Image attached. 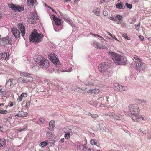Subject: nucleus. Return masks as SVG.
<instances>
[{
    "label": "nucleus",
    "instance_id": "f257e3e1",
    "mask_svg": "<svg viewBox=\"0 0 151 151\" xmlns=\"http://www.w3.org/2000/svg\"><path fill=\"white\" fill-rule=\"evenodd\" d=\"M128 108L130 112H125L126 115L131 118L134 121H136V119H139V118H140V116L138 115L139 111V109L137 104L130 105L128 106Z\"/></svg>",
    "mask_w": 151,
    "mask_h": 151
},
{
    "label": "nucleus",
    "instance_id": "f03ea898",
    "mask_svg": "<svg viewBox=\"0 0 151 151\" xmlns=\"http://www.w3.org/2000/svg\"><path fill=\"white\" fill-rule=\"evenodd\" d=\"M35 60L39 65L40 67L42 69H47L50 66L49 61L43 58L41 55H37L35 56Z\"/></svg>",
    "mask_w": 151,
    "mask_h": 151
},
{
    "label": "nucleus",
    "instance_id": "7ed1b4c3",
    "mask_svg": "<svg viewBox=\"0 0 151 151\" xmlns=\"http://www.w3.org/2000/svg\"><path fill=\"white\" fill-rule=\"evenodd\" d=\"M43 37V34L39 33L37 30H34L31 33L29 37V42L37 44L42 41Z\"/></svg>",
    "mask_w": 151,
    "mask_h": 151
},
{
    "label": "nucleus",
    "instance_id": "20e7f679",
    "mask_svg": "<svg viewBox=\"0 0 151 151\" xmlns=\"http://www.w3.org/2000/svg\"><path fill=\"white\" fill-rule=\"evenodd\" d=\"M108 53L116 64L124 65L127 61V59L125 56H121L119 54L110 52Z\"/></svg>",
    "mask_w": 151,
    "mask_h": 151
},
{
    "label": "nucleus",
    "instance_id": "39448f33",
    "mask_svg": "<svg viewBox=\"0 0 151 151\" xmlns=\"http://www.w3.org/2000/svg\"><path fill=\"white\" fill-rule=\"evenodd\" d=\"M49 59L55 65V68L58 70H60L58 67L60 65L59 64V62L58 58L56 57V54L54 53H52L49 55Z\"/></svg>",
    "mask_w": 151,
    "mask_h": 151
},
{
    "label": "nucleus",
    "instance_id": "423d86ee",
    "mask_svg": "<svg viewBox=\"0 0 151 151\" xmlns=\"http://www.w3.org/2000/svg\"><path fill=\"white\" fill-rule=\"evenodd\" d=\"M135 62V68L137 71L139 72L145 71L146 67L145 64L141 60H139Z\"/></svg>",
    "mask_w": 151,
    "mask_h": 151
},
{
    "label": "nucleus",
    "instance_id": "0eeeda50",
    "mask_svg": "<svg viewBox=\"0 0 151 151\" xmlns=\"http://www.w3.org/2000/svg\"><path fill=\"white\" fill-rule=\"evenodd\" d=\"M105 99L109 104L112 106H114L116 103V99L114 96L110 95L104 97Z\"/></svg>",
    "mask_w": 151,
    "mask_h": 151
},
{
    "label": "nucleus",
    "instance_id": "6e6552de",
    "mask_svg": "<svg viewBox=\"0 0 151 151\" xmlns=\"http://www.w3.org/2000/svg\"><path fill=\"white\" fill-rule=\"evenodd\" d=\"M109 63L107 62L102 63L98 66L99 70L102 73L108 70L109 68Z\"/></svg>",
    "mask_w": 151,
    "mask_h": 151
},
{
    "label": "nucleus",
    "instance_id": "1a4fd4ad",
    "mask_svg": "<svg viewBox=\"0 0 151 151\" xmlns=\"http://www.w3.org/2000/svg\"><path fill=\"white\" fill-rule=\"evenodd\" d=\"M122 18V17L121 15L118 14L116 15L115 16L109 17L108 18L109 19L115 21L118 24L121 23V20Z\"/></svg>",
    "mask_w": 151,
    "mask_h": 151
},
{
    "label": "nucleus",
    "instance_id": "9d476101",
    "mask_svg": "<svg viewBox=\"0 0 151 151\" xmlns=\"http://www.w3.org/2000/svg\"><path fill=\"white\" fill-rule=\"evenodd\" d=\"M11 32L16 38H18L20 37L19 31L16 28H12L11 29Z\"/></svg>",
    "mask_w": 151,
    "mask_h": 151
},
{
    "label": "nucleus",
    "instance_id": "9b49d317",
    "mask_svg": "<svg viewBox=\"0 0 151 151\" xmlns=\"http://www.w3.org/2000/svg\"><path fill=\"white\" fill-rule=\"evenodd\" d=\"M19 81L21 83H31L33 81V78H26V79H24L20 77L19 78Z\"/></svg>",
    "mask_w": 151,
    "mask_h": 151
},
{
    "label": "nucleus",
    "instance_id": "f8f14e48",
    "mask_svg": "<svg viewBox=\"0 0 151 151\" xmlns=\"http://www.w3.org/2000/svg\"><path fill=\"white\" fill-rule=\"evenodd\" d=\"M3 43L5 45L10 44L11 42V38L9 36H7L1 39Z\"/></svg>",
    "mask_w": 151,
    "mask_h": 151
},
{
    "label": "nucleus",
    "instance_id": "ddd939ff",
    "mask_svg": "<svg viewBox=\"0 0 151 151\" xmlns=\"http://www.w3.org/2000/svg\"><path fill=\"white\" fill-rule=\"evenodd\" d=\"M18 28L21 31L22 36V37H24L25 33V28L23 24L19 23V25L18 26Z\"/></svg>",
    "mask_w": 151,
    "mask_h": 151
},
{
    "label": "nucleus",
    "instance_id": "4468645a",
    "mask_svg": "<svg viewBox=\"0 0 151 151\" xmlns=\"http://www.w3.org/2000/svg\"><path fill=\"white\" fill-rule=\"evenodd\" d=\"M9 55L6 52H3L0 54V58L2 60L7 61L9 59Z\"/></svg>",
    "mask_w": 151,
    "mask_h": 151
},
{
    "label": "nucleus",
    "instance_id": "2eb2a0df",
    "mask_svg": "<svg viewBox=\"0 0 151 151\" xmlns=\"http://www.w3.org/2000/svg\"><path fill=\"white\" fill-rule=\"evenodd\" d=\"M28 114L27 112H24L22 111H20L19 112L18 114L15 115V116L18 117H26L27 116Z\"/></svg>",
    "mask_w": 151,
    "mask_h": 151
},
{
    "label": "nucleus",
    "instance_id": "dca6fc26",
    "mask_svg": "<svg viewBox=\"0 0 151 151\" xmlns=\"http://www.w3.org/2000/svg\"><path fill=\"white\" fill-rule=\"evenodd\" d=\"M29 18L32 20H37L38 19L37 13L34 12H31L30 13Z\"/></svg>",
    "mask_w": 151,
    "mask_h": 151
},
{
    "label": "nucleus",
    "instance_id": "f3484780",
    "mask_svg": "<svg viewBox=\"0 0 151 151\" xmlns=\"http://www.w3.org/2000/svg\"><path fill=\"white\" fill-rule=\"evenodd\" d=\"M52 16L55 25L57 26H59L61 24V19L56 17L54 15H52Z\"/></svg>",
    "mask_w": 151,
    "mask_h": 151
},
{
    "label": "nucleus",
    "instance_id": "a211bd4d",
    "mask_svg": "<svg viewBox=\"0 0 151 151\" xmlns=\"http://www.w3.org/2000/svg\"><path fill=\"white\" fill-rule=\"evenodd\" d=\"M103 73L104 76L106 78H108L111 75V72L109 70L104 72Z\"/></svg>",
    "mask_w": 151,
    "mask_h": 151
},
{
    "label": "nucleus",
    "instance_id": "6ab92c4d",
    "mask_svg": "<svg viewBox=\"0 0 151 151\" xmlns=\"http://www.w3.org/2000/svg\"><path fill=\"white\" fill-rule=\"evenodd\" d=\"M93 45L95 48H97L99 49L104 48L103 46H102L101 44H99L96 41L93 42Z\"/></svg>",
    "mask_w": 151,
    "mask_h": 151
},
{
    "label": "nucleus",
    "instance_id": "aec40b11",
    "mask_svg": "<svg viewBox=\"0 0 151 151\" xmlns=\"http://www.w3.org/2000/svg\"><path fill=\"white\" fill-rule=\"evenodd\" d=\"M113 88L117 91H122L124 89H121L119 88V84L117 83H114L113 85Z\"/></svg>",
    "mask_w": 151,
    "mask_h": 151
},
{
    "label": "nucleus",
    "instance_id": "412c9836",
    "mask_svg": "<svg viewBox=\"0 0 151 151\" xmlns=\"http://www.w3.org/2000/svg\"><path fill=\"white\" fill-rule=\"evenodd\" d=\"M20 75L21 76H24L26 77H27V78H32L31 77H30L31 74L26 72H20Z\"/></svg>",
    "mask_w": 151,
    "mask_h": 151
},
{
    "label": "nucleus",
    "instance_id": "4be33fe9",
    "mask_svg": "<svg viewBox=\"0 0 151 151\" xmlns=\"http://www.w3.org/2000/svg\"><path fill=\"white\" fill-rule=\"evenodd\" d=\"M6 142L5 139L0 138V147H4L6 145Z\"/></svg>",
    "mask_w": 151,
    "mask_h": 151
},
{
    "label": "nucleus",
    "instance_id": "5701e85b",
    "mask_svg": "<svg viewBox=\"0 0 151 151\" xmlns=\"http://www.w3.org/2000/svg\"><path fill=\"white\" fill-rule=\"evenodd\" d=\"M31 68H32L33 70L35 71H37L39 69V67L35 63H33L32 64Z\"/></svg>",
    "mask_w": 151,
    "mask_h": 151
},
{
    "label": "nucleus",
    "instance_id": "b1692460",
    "mask_svg": "<svg viewBox=\"0 0 151 151\" xmlns=\"http://www.w3.org/2000/svg\"><path fill=\"white\" fill-rule=\"evenodd\" d=\"M122 118V116L118 114H115L113 117V119L114 120H120Z\"/></svg>",
    "mask_w": 151,
    "mask_h": 151
},
{
    "label": "nucleus",
    "instance_id": "393cba45",
    "mask_svg": "<svg viewBox=\"0 0 151 151\" xmlns=\"http://www.w3.org/2000/svg\"><path fill=\"white\" fill-rule=\"evenodd\" d=\"M116 7L118 9H124L125 8V6L123 5V3L122 2H118L116 5Z\"/></svg>",
    "mask_w": 151,
    "mask_h": 151
},
{
    "label": "nucleus",
    "instance_id": "a878e982",
    "mask_svg": "<svg viewBox=\"0 0 151 151\" xmlns=\"http://www.w3.org/2000/svg\"><path fill=\"white\" fill-rule=\"evenodd\" d=\"M55 122L54 121H51L49 123V129L50 130L53 129L55 127Z\"/></svg>",
    "mask_w": 151,
    "mask_h": 151
},
{
    "label": "nucleus",
    "instance_id": "bb28decb",
    "mask_svg": "<svg viewBox=\"0 0 151 151\" xmlns=\"http://www.w3.org/2000/svg\"><path fill=\"white\" fill-rule=\"evenodd\" d=\"M93 12L94 13V14L97 16L100 15V13L99 9L97 8H96L93 10Z\"/></svg>",
    "mask_w": 151,
    "mask_h": 151
},
{
    "label": "nucleus",
    "instance_id": "cd10ccee",
    "mask_svg": "<svg viewBox=\"0 0 151 151\" xmlns=\"http://www.w3.org/2000/svg\"><path fill=\"white\" fill-rule=\"evenodd\" d=\"M99 101L95 100V101H91L90 102V104L94 106L95 107H96L97 106L98 104Z\"/></svg>",
    "mask_w": 151,
    "mask_h": 151
},
{
    "label": "nucleus",
    "instance_id": "c85d7f7f",
    "mask_svg": "<svg viewBox=\"0 0 151 151\" xmlns=\"http://www.w3.org/2000/svg\"><path fill=\"white\" fill-rule=\"evenodd\" d=\"M36 2V0H27V3L28 5L33 6L35 3Z\"/></svg>",
    "mask_w": 151,
    "mask_h": 151
},
{
    "label": "nucleus",
    "instance_id": "c756f323",
    "mask_svg": "<svg viewBox=\"0 0 151 151\" xmlns=\"http://www.w3.org/2000/svg\"><path fill=\"white\" fill-rule=\"evenodd\" d=\"M105 114L106 116H109L111 118H113L114 116L115 115V113L112 112H109L105 113Z\"/></svg>",
    "mask_w": 151,
    "mask_h": 151
},
{
    "label": "nucleus",
    "instance_id": "7c9ffc66",
    "mask_svg": "<svg viewBox=\"0 0 151 151\" xmlns=\"http://www.w3.org/2000/svg\"><path fill=\"white\" fill-rule=\"evenodd\" d=\"M89 91V93L91 92L94 94L98 93L99 92V90L98 89H90Z\"/></svg>",
    "mask_w": 151,
    "mask_h": 151
},
{
    "label": "nucleus",
    "instance_id": "2f4dec72",
    "mask_svg": "<svg viewBox=\"0 0 151 151\" xmlns=\"http://www.w3.org/2000/svg\"><path fill=\"white\" fill-rule=\"evenodd\" d=\"M46 136L49 139H52L53 137V134L51 132H48L46 133Z\"/></svg>",
    "mask_w": 151,
    "mask_h": 151
},
{
    "label": "nucleus",
    "instance_id": "473e14b6",
    "mask_svg": "<svg viewBox=\"0 0 151 151\" xmlns=\"http://www.w3.org/2000/svg\"><path fill=\"white\" fill-rule=\"evenodd\" d=\"M100 129L102 131L106 132V128L104 125L102 124H99Z\"/></svg>",
    "mask_w": 151,
    "mask_h": 151
},
{
    "label": "nucleus",
    "instance_id": "72a5a7b5",
    "mask_svg": "<svg viewBox=\"0 0 151 151\" xmlns=\"http://www.w3.org/2000/svg\"><path fill=\"white\" fill-rule=\"evenodd\" d=\"M91 144L92 145H94L96 146H98L99 145L97 141L94 139H91L90 141Z\"/></svg>",
    "mask_w": 151,
    "mask_h": 151
},
{
    "label": "nucleus",
    "instance_id": "f704fd0d",
    "mask_svg": "<svg viewBox=\"0 0 151 151\" xmlns=\"http://www.w3.org/2000/svg\"><path fill=\"white\" fill-rule=\"evenodd\" d=\"M11 82V79H9L8 81L6 84V88H12L11 87V83H10Z\"/></svg>",
    "mask_w": 151,
    "mask_h": 151
},
{
    "label": "nucleus",
    "instance_id": "c9c22d12",
    "mask_svg": "<svg viewBox=\"0 0 151 151\" xmlns=\"http://www.w3.org/2000/svg\"><path fill=\"white\" fill-rule=\"evenodd\" d=\"M48 144V143L47 141H45L40 143V146H41L42 147H43L47 145Z\"/></svg>",
    "mask_w": 151,
    "mask_h": 151
},
{
    "label": "nucleus",
    "instance_id": "e433bc0d",
    "mask_svg": "<svg viewBox=\"0 0 151 151\" xmlns=\"http://www.w3.org/2000/svg\"><path fill=\"white\" fill-rule=\"evenodd\" d=\"M140 118H139V119H136V122L139 121L141 120L144 121L148 120V119H149V118L147 117H141L140 116Z\"/></svg>",
    "mask_w": 151,
    "mask_h": 151
},
{
    "label": "nucleus",
    "instance_id": "4c0bfd02",
    "mask_svg": "<svg viewBox=\"0 0 151 151\" xmlns=\"http://www.w3.org/2000/svg\"><path fill=\"white\" fill-rule=\"evenodd\" d=\"M138 131L139 133L142 135H143V134H146L147 133L146 130H144V131H143L141 130L140 129L138 130Z\"/></svg>",
    "mask_w": 151,
    "mask_h": 151
},
{
    "label": "nucleus",
    "instance_id": "58836bf2",
    "mask_svg": "<svg viewBox=\"0 0 151 151\" xmlns=\"http://www.w3.org/2000/svg\"><path fill=\"white\" fill-rule=\"evenodd\" d=\"M14 11H17V6H15L14 4H12L11 5L10 7Z\"/></svg>",
    "mask_w": 151,
    "mask_h": 151
},
{
    "label": "nucleus",
    "instance_id": "ea45409f",
    "mask_svg": "<svg viewBox=\"0 0 151 151\" xmlns=\"http://www.w3.org/2000/svg\"><path fill=\"white\" fill-rule=\"evenodd\" d=\"M70 137V134L69 132H68L65 134L64 137L66 139H68Z\"/></svg>",
    "mask_w": 151,
    "mask_h": 151
},
{
    "label": "nucleus",
    "instance_id": "a19ab883",
    "mask_svg": "<svg viewBox=\"0 0 151 151\" xmlns=\"http://www.w3.org/2000/svg\"><path fill=\"white\" fill-rule=\"evenodd\" d=\"M140 22H139V23L137 24H135V28L136 29L137 31L139 30L140 26Z\"/></svg>",
    "mask_w": 151,
    "mask_h": 151
},
{
    "label": "nucleus",
    "instance_id": "79ce46f5",
    "mask_svg": "<svg viewBox=\"0 0 151 151\" xmlns=\"http://www.w3.org/2000/svg\"><path fill=\"white\" fill-rule=\"evenodd\" d=\"M119 88L121 89H124L122 90V91H127V89L128 88L126 86H123L122 85H121L119 84Z\"/></svg>",
    "mask_w": 151,
    "mask_h": 151
},
{
    "label": "nucleus",
    "instance_id": "37998d69",
    "mask_svg": "<svg viewBox=\"0 0 151 151\" xmlns=\"http://www.w3.org/2000/svg\"><path fill=\"white\" fill-rule=\"evenodd\" d=\"M11 82H10V83H11V87L12 88L14 86L16 83L14 81L15 80L14 79H11Z\"/></svg>",
    "mask_w": 151,
    "mask_h": 151
},
{
    "label": "nucleus",
    "instance_id": "c03bdc74",
    "mask_svg": "<svg viewBox=\"0 0 151 151\" xmlns=\"http://www.w3.org/2000/svg\"><path fill=\"white\" fill-rule=\"evenodd\" d=\"M24 9V8L19 6H17V11L21 12L23 11Z\"/></svg>",
    "mask_w": 151,
    "mask_h": 151
},
{
    "label": "nucleus",
    "instance_id": "a18cd8bd",
    "mask_svg": "<svg viewBox=\"0 0 151 151\" xmlns=\"http://www.w3.org/2000/svg\"><path fill=\"white\" fill-rule=\"evenodd\" d=\"M85 84L86 86H91L93 85V83L88 82V81H86L85 83Z\"/></svg>",
    "mask_w": 151,
    "mask_h": 151
},
{
    "label": "nucleus",
    "instance_id": "49530a36",
    "mask_svg": "<svg viewBox=\"0 0 151 151\" xmlns=\"http://www.w3.org/2000/svg\"><path fill=\"white\" fill-rule=\"evenodd\" d=\"M125 5L127 8H129L130 9H131L132 8V5L131 4L128 3H126L125 4Z\"/></svg>",
    "mask_w": 151,
    "mask_h": 151
},
{
    "label": "nucleus",
    "instance_id": "de8ad7c7",
    "mask_svg": "<svg viewBox=\"0 0 151 151\" xmlns=\"http://www.w3.org/2000/svg\"><path fill=\"white\" fill-rule=\"evenodd\" d=\"M82 146V150L83 151H86L88 149V148H87L86 146L84 145H81Z\"/></svg>",
    "mask_w": 151,
    "mask_h": 151
},
{
    "label": "nucleus",
    "instance_id": "09e8293b",
    "mask_svg": "<svg viewBox=\"0 0 151 151\" xmlns=\"http://www.w3.org/2000/svg\"><path fill=\"white\" fill-rule=\"evenodd\" d=\"M6 92L4 91H1V95L2 96L6 97Z\"/></svg>",
    "mask_w": 151,
    "mask_h": 151
},
{
    "label": "nucleus",
    "instance_id": "8fccbe9b",
    "mask_svg": "<svg viewBox=\"0 0 151 151\" xmlns=\"http://www.w3.org/2000/svg\"><path fill=\"white\" fill-rule=\"evenodd\" d=\"M66 18L67 19H66L69 22L68 23H69V24L71 26H73V22H72V21H70L69 20V18L68 17H66Z\"/></svg>",
    "mask_w": 151,
    "mask_h": 151
},
{
    "label": "nucleus",
    "instance_id": "3c124183",
    "mask_svg": "<svg viewBox=\"0 0 151 151\" xmlns=\"http://www.w3.org/2000/svg\"><path fill=\"white\" fill-rule=\"evenodd\" d=\"M7 112V111L6 110H0V114H6Z\"/></svg>",
    "mask_w": 151,
    "mask_h": 151
},
{
    "label": "nucleus",
    "instance_id": "603ef678",
    "mask_svg": "<svg viewBox=\"0 0 151 151\" xmlns=\"http://www.w3.org/2000/svg\"><path fill=\"white\" fill-rule=\"evenodd\" d=\"M20 96L22 97H27V94L26 93H23L21 94Z\"/></svg>",
    "mask_w": 151,
    "mask_h": 151
},
{
    "label": "nucleus",
    "instance_id": "864d4df0",
    "mask_svg": "<svg viewBox=\"0 0 151 151\" xmlns=\"http://www.w3.org/2000/svg\"><path fill=\"white\" fill-rule=\"evenodd\" d=\"M122 36L125 38L126 39L128 40V37L127 36V35L126 34H122Z\"/></svg>",
    "mask_w": 151,
    "mask_h": 151
},
{
    "label": "nucleus",
    "instance_id": "5fc2aeb1",
    "mask_svg": "<svg viewBox=\"0 0 151 151\" xmlns=\"http://www.w3.org/2000/svg\"><path fill=\"white\" fill-rule=\"evenodd\" d=\"M39 120L40 122H41L40 124H43L45 122L44 119H43L42 118H40L39 119Z\"/></svg>",
    "mask_w": 151,
    "mask_h": 151
},
{
    "label": "nucleus",
    "instance_id": "6e6d98bb",
    "mask_svg": "<svg viewBox=\"0 0 151 151\" xmlns=\"http://www.w3.org/2000/svg\"><path fill=\"white\" fill-rule=\"evenodd\" d=\"M103 14L105 16H106L108 14V12L106 10L104 11L103 12Z\"/></svg>",
    "mask_w": 151,
    "mask_h": 151
},
{
    "label": "nucleus",
    "instance_id": "4d7b16f0",
    "mask_svg": "<svg viewBox=\"0 0 151 151\" xmlns=\"http://www.w3.org/2000/svg\"><path fill=\"white\" fill-rule=\"evenodd\" d=\"M134 58L135 60H137V61H138L139 60H141L139 58L138 56L136 55H134Z\"/></svg>",
    "mask_w": 151,
    "mask_h": 151
},
{
    "label": "nucleus",
    "instance_id": "13d9d810",
    "mask_svg": "<svg viewBox=\"0 0 151 151\" xmlns=\"http://www.w3.org/2000/svg\"><path fill=\"white\" fill-rule=\"evenodd\" d=\"M79 88L77 86H75L74 87H72L71 89L73 91H75V90H77V89H78Z\"/></svg>",
    "mask_w": 151,
    "mask_h": 151
},
{
    "label": "nucleus",
    "instance_id": "bf43d9fd",
    "mask_svg": "<svg viewBox=\"0 0 151 151\" xmlns=\"http://www.w3.org/2000/svg\"><path fill=\"white\" fill-rule=\"evenodd\" d=\"M109 0H101L100 2V3H102L104 2H108Z\"/></svg>",
    "mask_w": 151,
    "mask_h": 151
},
{
    "label": "nucleus",
    "instance_id": "052dcab7",
    "mask_svg": "<svg viewBox=\"0 0 151 151\" xmlns=\"http://www.w3.org/2000/svg\"><path fill=\"white\" fill-rule=\"evenodd\" d=\"M22 98L20 96H19L17 99V101L19 102H20L22 100Z\"/></svg>",
    "mask_w": 151,
    "mask_h": 151
},
{
    "label": "nucleus",
    "instance_id": "680f3d73",
    "mask_svg": "<svg viewBox=\"0 0 151 151\" xmlns=\"http://www.w3.org/2000/svg\"><path fill=\"white\" fill-rule=\"evenodd\" d=\"M91 116L93 118H96L98 116V115L95 114H92L91 115Z\"/></svg>",
    "mask_w": 151,
    "mask_h": 151
},
{
    "label": "nucleus",
    "instance_id": "e2e57ef3",
    "mask_svg": "<svg viewBox=\"0 0 151 151\" xmlns=\"http://www.w3.org/2000/svg\"><path fill=\"white\" fill-rule=\"evenodd\" d=\"M139 38L142 41H143L144 40V37L141 35H139Z\"/></svg>",
    "mask_w": 151,
    "mask_h": 151
},
{
    "label": "nucleus",
    "instance_id": "0e129e2a",
    "mask_svg": "<svg viewBox=\"0 0 151 151\" xmlns=\"http://www.w3.org/2000/svg\"><path fill=\"white\" fill-rule=\"evenodd\" d=\"M71 71V68H70V69H68V70H66L65 71V72H70ZM61 71L63 72H65V71H64L63 70Z\"/></svg>",
    "mask_w": 151,
    "mask_h": 151
},
{
    "label": "nucleus",
    "instance_id": "69168bd1",
    "mask_svg": "<svg viewBox=\"0 0 151 151\" xmlns=\"http://www.w3.org/2000/svg\"><path fill=\"white\" fill-rule=\"evenodd\" d=\"M139 101L141 103H145L146 102V101L144 100H139Z\"/></svg>",
    "mask_w": 151,
    "mask_h": 151
},
{
    "label": "nucleus",
    "instance_id": "338daca9",
    "mask_svg": "<svg viewBox=\"0 0 151 151\" xmlns=\"http://www.w3.org/2000/svg\"><path fill=\"white\" fill-rule=\"evenodd\" d=\"M30 102L29 101L26 104V106L28 107L29 106L30 104Z\"/></svg>",
    "mask_w": 151,
    "mask_h": 151
},
{
    "label": "nucleus",
    "instance_id": "774afa93",
    "mask_svg": "<svg viewBox=\"0 0 151 151\" xmlns=\"http://www.w3.org/2000/svg\"><path fill=\"white\" fill-rule=\"evenodd\" d=\"M64 141V138L61 139L60 141V142L61 143H63Z\"/></svg>",
    "mask_w": 151,
    "mask_h": 151
}]
</instances>
